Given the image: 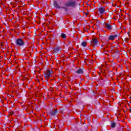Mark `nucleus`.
<instances>
[{
	"label": "nucleus",
	"mask_w": 131,
	"mask_h": 131,
	"mask_svg": "<svg viewBox=\"0 0 131 131\" xmlns=\"http://www.w3.org/2000/svg\"><path fill=\"white\" fill-rule=\"evenodd\" d=\"M76 5V3H75V1H73L72 0H69V1L67 2L64 4V6L66 7H75Z\"/></svg>",
	"instance_id": "obj_1"
},
{
	"label": "nucleus",
	"mask_w": 131,
	"mask_h": 131,
	"mask_svg": "<svg viewBox=\"0 0 131 131\" xmlns=\"http://www.w3.org/2000/svg\"><path fill=\"white\" fill-rule=\"evenodd\" d=\"M91 45H92L93 47H100L99 40L96 38L92 39V40L91 42Z\"/></svg>",
	"instance_id": "obj_2"
},
{
	"label": "nucleus",
	"mask_w": 131,
	"mask_h": 131,
	"mask_svg": "<svg viewBox=\"0 0 131 131\" xmlns=\"http://www.w3.org/2000/svg\"><path fill=\"white\" fill-rule=\"evenodd\" d=\"M53 75V71L48 70L47 71L46 73L45 74V77L46 79H49Z\"/></svg>",
	"instance_id": "obj_3"
},
{
	"label": "nucleus",
	"mask_w": 131,
	"mask_h": 131,
	"mask_svg": "<svg viewBox=\"0 0 131 131\" xmlns=\"http://www.w3.org/2000/svg\"><path fill=\"white\" fill-rule=\"evenodd\" d=\"M16 43L18 47L24 46V41H23V39L20 38L16 39Z\"/></svg>",
	"instance_id": "obj_4"
},
{
	"label": "nucleus",
	"mask_w": 131,
	"mask_h": 131,
	"mask_svg": "<svg viewBox=\"0 0 131 131\" xmlns=\"http://www.w3.org/2000/svg\"><path fill=\"white\" fill-rule=\"evenodd\" d=\"M54 6L57 9H64L66 11H67V8L65 7H61L60 6H59V4H58V3H57V1L54 2Z\"/></svg>",
	"instance_id": "obj_5"
},
{
	"label": "nucleus",
	"mask_w": 131,
	"mask_h": 131,
	"mask_svg": "<svg viewBox=\"0 0 131 131\" xmlns=\"http://www.w3.org/2000/svg\"><path fill=\"white\" fill-rule=\"evenodd\" d=\"M98 11L101 15H103V14L105 13V12H106V10L104 7H100L98 9Z\"/></svg>",
	"instance_id": "obj_6"
},
{
	"label": "nucleus",
	"mask_w": 131,
	"mask_h": 131,
	"mask_svg": "<svg viewBox=\"0 0 131 131\" xmlns=\"http://www.w3.org/2000/svg\"><path fill=\"white\" fill-rule=\"evenodd\" d=\"M105 28H106V29H108V30H111V29H112V25L108 23H105Z\"/></svg>",
	"instance_id": "obj_7"
},
{
	"label": "nucleus",
	"mask_w": 131,
	"mask_h": 131,
	"mask_svg": "<svg viewBox=\"0 0 131 131\" xmlns=\"http://www.w3.org/2000/svg\"><path fill=\"white\" fill-rule=\"evenodd\" d=\"M116 37H117V35H112L108 37V39H110V40H114V39H115Z\"/></svg>",
	"instance_id": "obj_8"
},
{
	"label": "nucleus",
	"mask_w": 131,
	"mask_h": 131,
	"mask_svg": "<svg viewBox=\"0 0 131 131\" xmlns=\"http://www.w3.org/2000/svg\"><path fill=\"white\" fill-rule=\"evenodd\" d=\"M76 73L77 74H83V69H79L77 71H76Z\"/></svg>",
	"instance_id": "obj_9"
},
{
	"label": "nucleus",
	"mask_w": 131,
	"mask_h": 131,
	"mask_svg": "<svg viewBox=\"0 0 131 131\" xmlns=\"http://www.w3.org/2000/svg\"><path fill=\"white\" fill-rule=\"evenodd\" d=\"M50 114L51 115H56V114H57V110L51 111Z\"/></svg>",
	"instance_id": "obj_10"
},
{
	"label": "nucleus",
	"mask_w": 131,
	"mask_h": 131,
	"mask_svg": "<svg viewBox=\"0 0 131 131\" xmlns=\"http://www.w3.org/2000/svg\"><path fill=\"white\" fill-rule=\"evenodd\" d=\"M81 46H82V47H86V42H85V41H83V42H81Z\"/></svg>",
	"instance_id": "obj_11"
},
{
	"label": "nucleus",
	"mask_w": 131,
	"mask_h": 131,
	"mask_svg": "<svg viewBox=\"0 0 131 131\" xmlns=\"http://www.w3.org/2000/svg\"><path fill=\"white\" fill-rule=\"evenodd\" d=\"M116 124L114 122H112L111 123V127H115Z\"/></svg>",
	"instance_id": "obj_12"
},
{
	"label": "nucleus",
	"mask_w": 131,
	"mask_h": 131,
	"mask_svg": "<svg viewBox=\"0 0 131 131\" xmlns=\"http://www.w3.org/2000/svg\"><path fill=\"white\" fill-rule=\"evenodd\" d=\"M61 36L62 38H66V34L64 33L61 34Z\"/></svg>",
	"instance_id": "obj_13"
},
{
	"label": "nucleus",
	"mask_w": 131,
	"mask_h": 131,
	"mask_svg": "<svg viewBox=\"0 0 131 131\" xmlns=\"http://www.w3.org/2000/svg\"><path fill=\"white\" fill-rule=\"evenodd\" d=\"M60 48H57L55 49V51H56V52H58V51H60Z\"/></svg>",
	"instance_id": "obj_14"
}]
</instances>
